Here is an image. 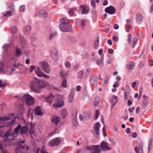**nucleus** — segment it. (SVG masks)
<instances>
[{"instance_id": "f257e3e1", "label": "nucleus", "mask_w": 153, "mask_h": 153, "mask_svg": "<svg viewBox=\"0 0 153 153\" xmlns=\"http://www.w3.org/2000/svg\"><path fill=\"white\" fill-rule=\"evenodd\" d=\"M47 85V83L44 81L34 78L31 81L30 85L32 91L36 93H39L41 89Z\"/></svg>"}, {"instance_id": "f03ea898", "label": "nucleus", "mask_w": 153, "mask_h": 153, "mask_svg": "<svg viewBox=\"0 0 153 153\" xmlns=\"http://www.w3.org/2000/svg\"><path fill=\"white\" fill-rule=\"evenodd\" d=\"M55 99H57V104H53L52 105H63L64 101L63 96L59 94H57L56 96H54L52 94L48 96L45 98L46 101L50 105Z\"/></svg>"}, {"instance_id": "7ed1b4c3", "label": "nucleus", "mask_w": 153, "mask_h": 153, "mask_svg": "<svg viewBox=\"0 0 153 153\" xmlns=\"http://www.w3.org/2000/svg\"><path fill=\"white\" fill-rule=\"evenodd\" d=\"M18 97V101H21L24 104L32 105L35 103L34 98L29 94H25L23 96H19Z\"/></svg>"}, {"instance_id": "20e7f679", "label": "nucleus", "mask_w": 153, "mask_h": 153, "mask_svg": "<svg viewBox=\"0 0 153 153\" xmlns=\"http://www.w3.org/2000/svg\"><path fill=\"white\" fill-rule=\"evenodd\" d=\"M62 23L59 25L60 30L63 32H70L72 30V28L70 24L69 20L66 18H64L61 19Z\"/></svg>"}, {"instance_id": "39448f33", "label": "nucleus", "mask_w": 153, "mask_h": 153, "mask_svg": "<svg viewBox=\"0 0 153 153\" xmlns=\"http://www.w3.org/2000/svg\"><path fill=\"white\" fill-rule=\"evenodd\" d=\"M15 150L16 153H25L29 151V147L26 145L19 144Z\"/></svg>"}, {"instance_id": "423d86ee", "label": "nucleus", "mask_w": 153, "mask_h": 153, "mask_svg": "<svg viewBox=\"0 0 153 153\" xmlns=\"http://www.w3.org/2000/svg\"><path fill=\"white\" fill-rule=\"evenodd\" d=\"M87 149L92 153H100V149L99 145H92L89 146H87Z\"/></svg>"}, {"instance_id": "0eeeda50", "label": "nucleus", "mask_w": 153, "mask_h": 153, "mask_svg": "<svg viewBox=\"0 0 153 153\" xmlns=\"http://www.w3.org/2000/svg\"><path fill=\"white\" fill-rule=\"evenodd\" d=\"M4 137L7 138L9 141H11L15 139L16 137V135H14L13 133H11V130H8L5 133Z\"/></svg>"}, {"instance_id": "6e6552de", "label": "nucleus", "mask_w": 153, "mask_h": 153, "mask_svg": "<svg viewBox=\"0 0 153 153\" xmlns=\"http://www.w3.org/2000/svg\"><path fill=\"white\" fill-rule=\"evenodd\" d=\"M40 64L45 72L47 74L50 73L51 70L47 62L45 61L42 62L40 63Z\"/></svg>"}, {"instance_id": "1a4fd4ad", "label": "nucleus", "mask_w": 153, "mask_h": 153, "mask_svg": "<svg viewBox=\"0 0 153 153\" xmlns=\"http://www.w3.org/2000/svg\"><path fill=\"white\" fill-rule=\"evenodd\" d=\"M61 143V141L58 138H56L51 140L49 143V145L51 147L57 146Z\"/></svg>"}, {"instance_id": "9d476101", "label": "nucleus", "mask_w": 153, "mask_h": 153, "mask_svg": "<svg viewBox=\"0 0 153 153\" xmlns=\"http://www.w3.org/2000/svg\"><path fill=\"white\" fill-rule=\"evenodd\" d=\"M75 88L73 87L71 89L69 94L68 99L69 102L71 103L73 102L75 94Z\"/></svg>"}, {"instance_id": "9b49d317", "label": "nucleus", "mask_w": 153, "mask_h": 153, "mask_svg": "<svg viewBox=\"0 0 153 153\" xmlns=\"http://www.w3.org/2000/svg\"><path fill=\"white\" fill-rule=\"evenodd\" d=\"M51 56L53 59L56 61L58 59V52L57 49L55 48L51 49Z\"/></svg>"}, {"instance_id": "f8f14e48", "label": "nucleus", "mask_w": 153, "mask_h": 153, "mask_svg": "<svg viewBox=\"0 0 153 153\" xmlns=\"http://www.w3.org/2000/svg\"><path fill=\"white\" fill-rule=\"evenodd\" d=\"M105 11L106 13H108L113 15L115 13L116 9L113 6H110L106 8L105 9Z\"/></svg>"}, {"instance_id": "ddd939ff", "label": "nucleus", "mask_w": 153, "mask_h": 153, "mask_svg": "<svg viewBox=\"0 0 153 153\" xmlns=\"http://www.w3.org/2000/svg\"><path fill=\"white\" fill-rule=\"evenodd\" d=\"M74 113L72 115L71 117L73 119L72 121L74 125L76 126H77L78 125V123L76 118L78 113L77 111L76 110H74Z\"/></svg>"}, {"instance_id": "4468645a", "label": "nucleus", "mask_w": 153, "mask_h": 153, "mask_svg": "<svg viewBox=\"0 0 153 153\" xmlns=\"http://www.w3.org/2000/svg\"><path fill=\"white\" fill-rule=\"evenodd\" d=\"M100 127V124L99 122L95 123L93 126V128L95 132V133L97 136H99L100 134L99 131Z\"/></svg>"}, {"instance_id": "2eb2a0df", "label": "nucleus", "mask_w": 153, "mask_h": 153, "mask_svg": "<svg viewBox=\"0 0 153 153\" xmlns=\"http://www.w3.org/2000/svg\"><path fill=\"white\" fill-rule=\"evenodd\" d=\"M20 42L21 44L22 47L25 48L27 44L26 42L24 36L19 34Z\"/></svg>"}, {"instance_id": "dca6fc26", "label": "nucleus", "mask_w": 153, "mask_h": 153, "mask_svg": "<svg viewBox=\"0 0 153 153\" xmlns=\"http://www.w3.org/2000/svg\"><path fill=\"white\" fill-rule=\"evenodd\" d=\"M136 20L138 24H140L142 23L143 20V17L141 14L138 13L137 14L136 16Z\"/></svg>"}, {"instance_id": "f3484780", "label": "nucleus", "mask_w": 153, "mask_h": 153, "mask_svg": "<svg viewBox=\"0 0 153 153\" xmlns=\"http://www.w3.org/2000/svg\"><path fill=\"white\" fill-rule=\"evenodd\" d=\"M36 14L37 15L43 18L46 17L48 15V13L47 12L43 10H40L39 11L37 12Z\"/></svg>"}, {"instance_id": "a211bd4d", "label": "nucleus", "mask_w": 153, "mask_h": 153, "mask_svg": "<svg viewBox=\"0 0 153 153\" xmlns=\"http://www.w3.org/2000/svg\"><path fill=\"white\" fill-rule=\"evenodd\" d=\"M100 147L104 151L109 150L111 149L109 147L107 146L106 143L104 141L101 143Z\"/></svg>"}, {"instance_id": "6ab92c4d", "label": "nucleus", "mask_w": 153, "mask_h": 153, "mask_svg": "<svg viewBox=\"0 0 153 153\" xmlns=\"http://www.w3.org/2000/svg\"><path fill=\"white\" fill-rule=\"evenodd\" d=\"M80 7L82 8V14H87L88 13L89 10V8L86 5L80 6Z\"/></svg>"}, {"instance_id": "aec40b11", "label": "nucleus", "mask_w": 153, "mask_h": 153, "mask_svg": "<svg viewBox=\"0 0 153 153\" xmlns=\"http://www.w3.org/2000/svg\"><path fill=\"white\" fill-rule=\"evenodd\" d=\"M90 82L91 84L93 85L95 87L97 85V78L95 76H93L90 80Z\"/></svg>"}, {"instance_id": "412c9836", "label": "nucleus", "mask_w": 153, "mask_h": 153, "mask_svg": "<svg viewBox=\"0 0 153 153\" xmlns=\"http://www.w3.org/2000/svg\"><path fill=\"white\" fill-rule=\"evenodd\" d=\"M15 51L16 53L15 56L16 57H19L22 54L21 49L18 47H16L15 48Z\"/></svg>"}, {"instance_id": "4be33fe9", "label": "nucleus", "mask_w": 153, "mask_h": 153, "mask_svg": "<svg viewBox=\"0 0 153 153\" xmlns=\"http://www.w3.org/2000/svg\"><path fill=\"white\" fill-rule=\"evenodd\" d=\"M35 113L37 115H43V113L41 111V108L39 106H37L36 108Z\"/></svg>"}, {"instance_id": "5701e85b", "label": "nucleus", "mask_w": 153, "mask_h": 153, "mask_svg": "<svg viewBox=\"0 0 153 153\" xmlns=\"http://www.w3.org/2000/svg\"><path fill=\"white\" fill-rule=\"evenodd\" d=\"M134 63L133 62H130L126 66V68L128 69H133L135 68Z\"/></svg>"}, {"instance_id": "b1692460", "label": "nucleus", "mask_w": 153, "mask_h": 153, "mask_svg": "<svg viewBox=\"0 0 153 153\" xmlns=\"http://www.w3.org/2000/svg\"><path fill=\"white\" fill-rule=\"evenodd\" d=\"M60 120V118L58 117H53L52 118V122L55 125H57Z\"/></svg>"}, {"instance_id": "393cba45", "label": "nucleus", "mask_w": 153, "mask_h": 153, "mask_svg": "<svg viewBox=\"0 0 153 153\" xmlns=\"http://www.w3.org/2000/svg\"><path fill=\"white\" fill-rule=\"evenodd\" d=\"M117 97L114 95L113 96L112 98L111 99L110 102L113 104V105H114L117 102Z\"/></svg>"}, {"instance_id": "a878e982", "label": "nucleus", "mask_w": 153, "mask_h": 153, "mask_svg": "<svg viewBox=\"0 0 153 153\" xmlns=\"http://www.w3.org/2000/svg\"><path fill=\"white\" fill-rule=\"evenodd\" d=\"M21 125L19 124L14 128V132H13L14 135H16V134L19 133V131H21Z\"/></svg>"}, {"instance_id": "bb28decb", "label": "nucleus", "mask_w": 153, "mask_h": 153, "mask_svg": "<svg viewBox=\"0 0 153 153\" xmlns=\"http://www.w3.org/2000/svg\"><path fill=\"white\" fill-rule=\"evenodd\" d=\"M28 128L27 127L25 126L21 127V133L22 134H23L26 133L28 131Z\"/></svg>"}, {"instance_id": "cd10ccee", "label": "nucleus", "mask_w": 153, "mask_h": 153, "mask_svg": "<svg viewBox=\"0 0 153 153\" xmlns=\"http://www.w3.org/2000/svg\"><path fill=\"white\" fill-rule=\"evenodd\" d=\"M14 14V11L12 10H10L7 11L5 13H4L3 16H4L9 17L10 16L13 15Z\"/></svg>"}, {"instance_id": "c85d7f7f", "label": "nucleus", "mask_w": 153, "mask_h": 153, "mask_svg": "<svg viewBox=\"0 0 153 153\" xmlns=\"http://www.w3.org/2000/svg\"><path fill=\"white\" fill-rule=\"evenodd\" d=\"M35 72L36 74L39 77H42L44 73L40 70V68L38 67V69H36Z\"/></svg>"}, {"instance_id": "c756f323", "label": "nucleus", "mask_w": 153, "mask_h": 153, "mask_svg": "<svg viewBox=\"0 0 153 153\" xmlns=\"http://www.w3.org/2000/svg\"><path fill=\"white\" fill-rule=\"evenodd\" d=\"M148 153H149L151 149L152 148V139H150L148 141Z\"/></svg>"}, {"instance_id": "7c9ffc66", "label": "nucleus", "mask_w": 153, "mask_h": 153, "mask_svg": "<svg viewBox=\"0 0 153 153\" xmlns=\"http://www.w3.org/2000/svg\"><path fill=\"white\" fill-rule=\"evenodd\" d=\"M104 56H101L100 57V59H97V64L98 65H100L101 63L102 64L103 63Z\"/></svg>"}, {"instance_id": "2f4dec72", "label": "nucleus", "mask_w": 153, "mask_h": 153, "mask_svg": "<svg viewBox=\"0 0 153 153\" xmlns=\"http://www.w3.org/2000/svg\"><path fill=\"white\" fill-rule=\"evenodd\" d=\"M91 113L90 112H85L84 114L85 118L87 120L89 119L91 117Z\"/></svg>"}, {"instance_id": "473e14b6", "label": "nucleus", "mask_w": 153, "mask_h": 153, "mask_svg": "<svg viewBox=\"0 0 153 153\" xmlns=\"http://www.w3.org/2000/svg\"><path fill=\"white\" fill-rule=\"evenodd\" d=\"M67 111L66 109H63L61 111V114L63 118H65L67 115Z\"/></svg>"}, {"instance_id": "72a5a7b5", "label": "nucleus", "mask_w": 153, "mask_h": 153, "mask_svg": "<svg viewBox=\"0 0 153 153\" xmlns=\"http://www.w3.org/2000/svg\"><path fill=\"white\" fill-rule=\"evenodd\" d=\"M135 150L137 153H143V150L142 149L140 148L137 146L135 148Z\"/></svg>"}, {"instance_id": "f704fd0d", "label": "nucleus", "mask_w": 153, "mask_h": 153, "mask_svg": "<svg viewBox=\"0 0 153 153\" xmlns=\"http://www.w3.org/2000/svg\"><path fill=\"white\" fill-rule=\"evenodd\" d=\"M48 84V86L51 88H52L53 90H54L56 91H57L58 92L60 91L57 88V87L53 86L51 84H49L48 83H47V84Z\"/></svg>"}, {"instance_id": "c9c22d12", "label": "nucleus", "mask_w": 153, "mask_h": 153, "mask_svg": "<svg viewBox=\"0 0 153 153\" xmlns=\"http://www.w3.org/2000/svg\"><path fill=\"white\" fill-rule=\"evenodd\" d=\"M100 101V98L99 96H96L94 100V105H96L99 103Z\"/></svg>"}, {"instance_id": "e433bc0d", "label": "nucleus", "mask_w": 153, "mask_h": 153, "mask_svg": "<svg viewBox=\"0 0 153 153\" xmlns=\"http://www.w3.org/2000/svg\"><path fill=\"white\" fill-rule=\"evenodd\" d=\"M138 40V39L136 37L134 38V39L133 41L132 44V47L133 48H134V47L136 45Z\"/></svg>"}, {"instance_id": "4c0bfd02", "label": "nucleus", "mask_w": 153, "mask_h": 153, "mask_svg": "<svg viewBox=\"0 0 153 153\" xmlns=\"http://www.w3.org/2000/svg\"><path fill=\"white\" fill-rule=\"evenodd\" d=\"M8 8L10 9V10H12L14 11L15 10V7L14 4L13 3L10 4L8 6Z\"/></svg>"}, {"instance_id": "58836bf2", "label": "nucleus", "mask_w": 153, "mask_h": 153, "mask_svg": "<svg viewBox=\"0 0 153 153\" xmlns=\"http://www.w3.org/2000/svg\"><path fill=\"white\" fill-rule=\"evenodd\" d=\"M99 38L98 37H97L96 39V40L94 43V47L95 48H97L99 46Z\"/></svg>"}, {"instance_id": "ea45409f", "label": "nucleus", "mask_w": 153, "mask_h": 153, "mask_svg": "<svg viewBox=\"0 0 153 153\" xmlns=\"http://www.w3.org/2000/svg\"><path fill=\"white\" fill-rule=\"evenodd\" d=\"M67 80L65 79H64L62 82L61 86L64 88H66L67 87Z\"/></svg>"}, {"instance_id": "a19ab883", "label": "nucleus", "mask_w": 153, "mask_h": 153, "mask_svg": "<svg viewBox=\"0 0 153 153\" xmlns=\"http://www.w3.org/2000/svg\"><path fill=\"white\" fill-rule=\"evenodd\" d=\"M11 32L13 33H16L17 31V29L15 26H13L11 29Z\"/></svg>"}, {"instance_id": "79ce46f5", "label": "nucleus", "mask_w": 153, "mask_h": 153, "mask_svg": "<svg viewBox=\"0 0 153 153\" xmlns=\"http://www.w3.org/2000/svg\"><path fill=\"white\" fill-rule=\"evenodd\" d=\"M31 30V27L30 25H27L26 26L25 28V31L26 32L30 31Z\"/></svg>"}, {"instance_id": "37998d69", "label": "nucleus", "mask_w": 153, "mask_h": 153, "mask_svg": "<svg viewBox=\"0 0 153 153\" xmlns=\"http://www.w3.org/2000/svg\"><path fill=\"white\" fill-rule=\"evenodd\" d=\"M140 107V111H142L143 113L145 112L147 109L146 106H141Z\"/></svg>"}, {"instance_id": "c03bdc74", "label": "nucleus", "mask_w": 153, "mask_h": 153, "mask_svg": "<svg viewBox=\"0 0 153 153\" xmlns=\"http://www.w3.org/2000/svg\"><path fill=\"white\" fill-rule=\"evenodd\" d=\"M68 74V73L66 72L64 70L62 71L60 73V75L61 76L63 77H65V75H67Z\"/></svg>"}, {"instance_id": "a18cd8bd", "label": "nucleus", "mask_w": 153, "mask_h": 153, "mask_svg": "<svg viewBox=\"0 0 153 153\" xmlns=\"http://www.w3.org/2000/svg\"><path fill=\"white\" fill-rule=\"evenodd\" d=\"M83 71H80L79 72L78 74V77L79 78H82L83 77Z\"/></svg>"}, {"instance_id": "49530a36", "label": "nucleus", "mask_w": 153, "mask_h": 153, "mask_svg": "<svg viewBox=\"0 0 153 153\" xmlns=\"http://www.w3.org/2000/svg\"><path fill=\"white\" fill-rule=\"evenodd\" d=\"M9 44H6L4 45L2 47L3 49L6 51L7 49L9 47Z\"/></svg>"}, {"instance_id": "de8ad7c7", "label": "nucleus", "mask_w": 153, "mask_h": 153, "mask_svg": "<svg viewBox=\"0 0 153 153\" xmlns=\"http://www.w3.org/2000/svg\"><path fill=\"white\" fill-rule=\"evenodd\" d=\"M56 34L55 33H52L50 35L49 37V39H51L53 37H54L55 36H56Z\"/></svg>"}, {"instance_id": "09e8293b", "label": "nucleus", "mask_w": 153, "mask_h": 153, "mask_svg": "<svg viewBox=\"0 0 153 153\" xmlns=\"http://www.w3.org/2000/svg\"><path fill=\"white\" fill-rule=\"evenodd\" d=\"M25 10V6L24 5H22L19 8V11L20 12H24Z\"/></svg>"}, {"instance_id": "8fccbe9b", "label": "nucleus", "mask_w": 153, "mask_h": 153, "mask_svg": "<svg viewBox=\"0 0 153 153\" xmlns=\"http://www.w3.org/2000/svg\"><path fill=\"white\" fill-rule=\"evenodd\" d=\"M3 65L2 63L0 62V74H4V72L2 70Z\"/></svg>"}, {"instance_id": "3c124183", "label": "nucleus", "mask_w": 153, "mask_h": 153, "mask_svg": "<svg viewBox=\"0 0 153 153\" xmlns=\"http://www.w3.org/2000/svg\"><path fill=\"white\" fill-rule=\"evenodd\" d=\"M11 119L10 117H4L0 118V121L1 120H4L6 121H8L10 120Z\"/></svg>"}, {"instance_id": "603ef678", "label": "nucleus", "mask_w": 153, "mask_h": 153, "mask_svg": "<svg viewBox=\"0 0 153 153\" xmlns=\"http://www.w3.org/2000/svg\"><path fill=\"white\" fill-rule=\"evenodd\" d=\"M65 66L68 68H70L71 66L70 63L68 61H66L65 62Z\"/></svg>"}, {"instance_id": "864d4df0", "label": "nucleus", "mask_w": 153, "mask_h": 153, "mask_svg": "<svg viewBox=\"0 0 153 153\" xmlns=\"http://www.w3.org/2000/svg\"><path fill=\"white\" fill-rule=\"evenodd\" d=\"M85 20H83L81 21V27L82 28H83L85 25Z\"/></svg>"}, {"instance_id": "5fc2aeb1", "label": "nucleus", "mask_w": 153, "mask_h": 153, "mask_svg": "<svg viewBox=\"0 0 153 153\" xmlns=\"http://www.w3.org/2000/svg\"><path fill=\"white\" fill-rule=\"evenodd\" d=\"M119 86V83L117 81L113 85V87L114 88H117Z\"/></svg>"}, {"instance_id": "6e6d98bb", "label": "nucleus", "mask_w": 153, "mask_h": 153, "mask_svg": "<svg viewBox=\"0 0 153 153\" xmlns=\"http://www.w3.org/2000/svg\"><path fill=\"white\" fill-rule=\"evenodd\" d=\"M143 91V88L142 87L140 88H139V99L140 97L141 96Z\"/></svg>"}, {"instance_id": "4d7b16f0", "label": "nucleus", "mask_w": 153, "mask_h": 153, "mask_svg": "<svg viewBox=\"0 0 153 153\" xmlns=\"http://www.w3.org/2000/svg\"><path fill=\"white\" fill-rule=\"evenodd\" d=\"M68 13L71 15H73L74 13V10L73 9H71L68 11Z\"/></svg>"}, {"instance_id": "13d9d810", "label": "nucleus", "mask_w": 153, "mask_h": 153, "mask_svg": "<svg viewBox=\"0 0 153 153\" xmlns=\"http://www.w3.org/2000/svg\"><path fill=\"white\" fill-rule=\"evenodd\" d=\"M131 25H129L126 28V31L127 32H129V30L131 28Z\"/></svg>"}, {"instance_id": "bf43d9fd", "label": "nucleus", "mask_w": 153, "mask_h": 153, "mask_svg": "<svg viewBox=\"0 0 153 153\" xmlns=\"http://www.w3.org/2000/svg\"><path fill=\"white\" fill-rule=\"evenodd\" d=\"M105 125H104V126H103V127L102 128L103 133V135L105 137H106V131H105Z\"/></svg>"}, {"instance_id": "052dcab7", "label": "nucleus", "mask_w": 153, "mask_h": 153, "mask_svg": "<svg viewBox=\"0 0 153 153\" xmlns=\"http://www.w3.org/2000/svg\"><path fill=\"white\" fill-rule=\"evenodd\" d=\"M134 107H132L129 108H128V111H129L130 113V114H131L133 110H134Z\"/></svg>"}, {"instance_id": "680f3d73", "label": "nucleus", "mask_w": 153, "mask_h": 153, "mask_svg": "<svg viewBox=\"0 0 153 153\" xmlns=\"http://www.w3.org/2000/svg\"><path fill=\"white\" fill-rule=\"evenodd\" d=\"M108 79V75L106 76L105 78L104 83L105 84L107 83Z\"/></svg>"}, {"instance_id": "e2e57ef3", "label": "nucleus", "mask_w": 153, "mask_h": 153, "mask_svg": "<svg viewBox=\"0 0 153 153\" xmlns=\"http://www.w3.org/2000/svg\"><path fill=\"white\" fill-rule=\"evenodd\" d=\"M131 34H129L128 36V41L129 43L131 42Z\"/></svg>"}, {"instance_id": "0e129e2a", "label": "nucleus", "mask_w": 153, "mask_h": 153, "mask_svg": "<svg viewBox=\"0 0 153 153\" xmlns=\"http://www.w3.org/2000/svg\"><path fill=\"white\" fill-rule=\"evenodd\" d=\"M57 130L56 129H55L52 132H51L50 133L49 135L50 136H51L53 134H55L56 133V131Z\"/></svg>"}, {"instance_id": "69168bd1", "label": "nucleus", "mask_w": 153, "mask_h": 153, "mask_svg": "<svg viewBox=\"0 0 153 153\" xmlns=\"http://www.w3.org/2000/svg\"><path fill=\"white\" fill-rule=\"evenodd\" d=\"M91 6L93 7H94L95 6V3L94 0H91Z\"/></svg>"}, {"instance_id": "338daca9", "label": "nucleus", "mask_w": 153, "mask_h": 153, "mask_svg": "<svg viewBox=\"0 0 153 153\" xmlns=\"http://www.w3.org/2000/svg\"><path fill=\"white\" fill-rule=\"evenodd\" d=\"M112 39L113 41L115 42H117L118 40V37L116 36H113Z\"/></svg>"}, {"instance_id": "774afa93", "label": "nucleus", "mask_w": 153, "mask_h": 153, "mask_svg": "<svg viewBox=\"0 0 153 153\" xmlns=\"http://www.w3.org/2000/svg\"><path fill=\"white\" fill-rule=\"evenodd\" d=\"M148 101L146 99H145L143 101V104L144 105H146L147 104Z\"/></svg>"}]
</instances>
